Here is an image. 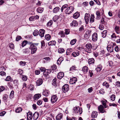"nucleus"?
I'll use <instances>...</instances> for the list:
<instances>
[{
    "mask_svg": "<svg viewBox=\"0 0 120 120\" xmlns=\"http://www.w3.org/2000/svg\"><path fill=\"white\" fill-rule=\"evenodd\" d=\"M97 15L96 18L98 20L99 19L101 18V13L99 11H97L96 12Z\"/></svg>",
    "mask_w": 120,
    "mask_h": 120,
    "instance_id": "28",
    "label": "nucleus"
},
{
    "mask_svg": "<svg viewBox=\"0 0 120 120\" xmlns=\"http://www.w3.org/2000/svg\"><path fill=\"white\" fill-rule=\"evenodd\" d=\"M74 9V8L73 7L70 6L68 7L67 5H63L62 8H61V11L63 12V10H64L65 13L68 14L72 13Z\"/></svg>",
    "mask_w": 120,
    "mask_h": 120,
    "instance_id": "1",
    "label": "nucleus"
},
{
    "mask_svg": "<svg viewBox=\"0 0 120 120\" xmlns=\"http://www.w3.org/2000/svg\"><path fill=\"white\" fill-rule=\"evenodd\" d=\"M51 72V71L49 70H46L43 72V75L45 76H47Z\"/></svg>",
    "mask_w": 120,
    "mask_h": 120,
    "instance_id": "18",
    "label": "nucleus"
},
{
    "mask_svg": "<svg viewBox=\"0 0 120 120\" xmlns=\"http://www.w3.org/2000/svg\"><path fill=\"white\" fill-rule=\"evenodd\" d=\"M35 20V19L34 16L31 17L29 18V20L30 21H33Z\"/></svg>",
    "mask_w": 120,
    "mask_h": 120,
    "instance_id": "61",
    "label": "nucleus"
},
{
    "mask_svg": "<svg viewBox=\"0 0 120 120\" xmlns=\"http://www.w3.org/2000/svg\"><path fill=\"white\" fill-rule=\"evenodd\" d=\"M30 49L31 50V53L32 54L35 53L37 49V47L33 45H30Z\"/></svg>",
    "mask_w": 120,
    "mask_h": 120,
    "instance_id": "3",
    "label": "nucleus"
},
{
    "mask_svg": "<svg viewBox=\"0 0 120 120\" xmlns=\"http://www.w3.org/2000/svg\"><path fill=\"white\" fill-rule=\"evenodd\" d=\"M22 110L21 108H17L15 110V112L17 113H19L21 112Z\"/></svg>",
    "mask_w": 120,
    "mask_h": 120,
    "instance_id": "43",
    "label": "nucleus"
},
{
    "mask_svg": "<svg viewBox=\"0 0 120 120\" xmlns=\"http://www.w3.org/2000/svg\"><path fill=\"white\" fill-rule=\"evenodd\" d=\"M76 39H74L72 40L70 42V44L71 45H74L76 43Z\"/></svg>",
    "mask_w": 120,
    "mask_h": 120,
    "instance_id": "44",
    "label": "nucleus"
},
{
    "mask_svg": "<svg viewBox=\"0 0 120 120\" xmlns=\"http://www.w3.org/2000/svg\"><path fill=\"white\" fill-rule=\"evenodd\" d=\"M80 14L79 13L77 12L75 13L73 15V17L75 19H77L79 17Z\"/></svg>",
    "mask_w": 120,
    "mask_h": 120,
    "instance_id": "29",
    "label": "nucleus"
},
{
    "mask_svg": "<svg viewBox=\"0 0 120 120\" xmlns=\"http://www.w3.org/2000/svg\"><path fill=\"white\" fill-rule=\"evenodd\" d=\"M49 93V90H45L42 93V94L43 95L45 96L46 97L48 95Z\"/></svg>",
    "mask_w": 120,
    "mask_h": 120,
    "instance_id": "27",
    "label": "nucleus"
},
{
    "mask_svg": "<svg viewBox=\"0 0 120 120\" xmlns=\"http://www.w3.org/2000/svg\"><path fill=\"white\" fill-rule=\"evenodd\" d=\"M94 15L92 14L90 16V19L89 22L90 23H92L94 22Z\"/></svg>",
    "mask_w": 120,
    "mask_h": 120,
    "instance_id": "24",
    "label": "nucleus"
},
{
    "mask_svg": "<svg viewBox=\"0 0 120 120\" xmlns=\"http://www.w3.org/2000/svg\"><path fill=\"white\" fill-rule=\"evenodd\" d=\"M111 100L112 101H114L115 100V96L114 94H112L111 97Z\"/></svg>",
    "mask_w": 120,
    "mask_h": 120,
    "instance_id": "48",
    "label": "nucleus"
},
{
    "mask_svg": "<svg viewBox=\"0 0 120 120\" xmlns=\"http://www.w3.org/2000/svg\"><path fill=\"white\" fill-rule=\"evenodd\" d=\"M98 109L99 111L103 113L105 112V110H104V106L102 105H100L98 107Z\"/></svg>",
    "mask_w": 120,
    "mask_h": 120,
    "instance_id": "12",
    "label": "nucleus"
},
{
    "mask_svg": "<svg viewBox=\"0 0 120 120\" xmlns=\"http://www.w3.org/2000/svg\"><path fill=\"white\" fill-rule=\"evenodd\" d=\"M92 40L94 41H96L98 39V36L97 34L96 33H94L92 35Z\"/></svg>",
    "mask_w": 120,
    "mask_h": 120,
    "instance_id": "8",
    "label": "nucleus"
},
{
    "mask_svg": "<svg viewBox=\"0 0 120 120\" xmlns=\"http://www.w3.org/2000/svg\"><path fill=\"white\" fill-rule=\"evenodd\" d=\"M90 15L89 14L86 13L85 15V19L86 23L88 24L90 20Z\"/></svg>",
    "mask_w": 120,
    "mask_h": 120,
    "instance_id": "4",
    "label": "nucleus"
},
{
    "mask_svg": "<svg viewBox=\"0 0 120 120\" xmlns=\"http://www.w3.org/2000/svg\"><path fill=\"white\" fill-rule=\"evenodd\" d=\"M59 34L61 35V37H63L65 36V34L64 33V32L63 31H61L60 32Z\"/></svg>",
    "mask_w": 120,
    "mask_h": 120,
    "instance_id": "47",
    "label": "nucleus"
},
{
    "mask_svg": "<svg viewBox=\"0 0 120 120\" xmlns=\"http://www.w3.org/2000/svg\"><path fill=\"white\" fill-rule=\"evenodd\" d=\"M56 79L55 78L52 81V84L53 86H57V84L56 82Z\"/></svg>",
    "mask_w": 120,
    "mask_h": 120,
    "instance_id": "34",
    "label": "nucleus"
},
{
    "mask_svg": "<svg viewBox=\"0 0 120 120\" xmlns=\"http://www.w3.org/2000/svg\"><path fill=\"white\" fill-rule=\"evenodd\" d=\"M36 82L37 86H39L42 83L43 80L41 79H39L37 80Z\"/></svg>",
    "mask_w": 120,
    "mask_h": 120,
    "instance_id": "14",
    "label": "nucleus"
},
{
    "mask_svg": "<svg viewBox=\"0 0 120 120\" xmlns=\"http://www.w3.org/2000/svg\"><path fill=\"white\" fill-rule=\"evenodd\" d=\"M105 17L104 16H102L101 19V23L105 25L106 24H107L105 20Z\"/></svg>",
    "mask_w": 120,
    "mask_h": 120,
    "instance_id": "21",
    "label": "nucleus"
},
{
    "mask_svg": "<svg viewBox=\"0 0 120 120\" xmlns=\"http://www.w3.org/2000/svg\"><path fill=\"white\" fill-rule=\"evenodd\" d=\"M91 32V31L90 30H89L87 31L84 35L85 38L86 39L89 38L90 36Z\"/></svg>",
    "mask_w": 120,
    "mask_h": 120,
    "instance_id": "7",
    "label": "nucleus"
},
{
    "mask_svg": "<svg viewBox=\"0 0 120 120\" xmlns=\"http://www.w3.org/2000/svg\"><path fill=\"white\" fill-rule=\"evenodd\" d=\"M63 116L62 113H60L58 114L56 116V118L57 120H60L62 119Z\"/></svg>",
    "mask_w": 120,
    "mask_h": 120,
    "instance_id": "15",
    "label": "nucleus"
},
{
    "mask_svg": "<svg viewBox=\"0 0 120 120\" xmlns=\"http://www.w3.org/2000/svg\"><path fill=\"white\" fill-rule=\"evenodd\" d=\"M52 21L50 20L48 22L47 25L48 26H50L52 24Z\"/></svg>",
    "mask_w": 120,
    "mask_h": 120,
    "instance_id": "51",
    "label": "nucleus"
},
{
    "mask_svg": "<svg viewBox=\"0 0 120 120\" xmlns=\"http://www.w3.org/2000/svg\"><path fill=\"white\" fill-rule=\"evenodd\" d=\"M77 80L76 77H73L72 79H70V83L71 84H73L75 83Z\"/></svg>",
    "mask_w": 120,
    "mask_h": 120,
    "instance_id": "10",
    "label": "nucleus"
},
{
    "mask_svg": "<svg viewBox=\"0 0 120 120\" xmlns=\"http://www.w3.org/2000/svg\"><path fill=\"white\" fill-rule=\"evenodd\" d=\"M114 50L115 51L117 52H118L119 51V50H120L119 49V48L117 46H116L114 48Z\"/></svg>",
    "mask_w": 120,
    "mask_h": 120,
    "instance_id": "63",
    "label": "nucleus"
},
{
    "mask_svg": "<svg viewBox=\"0 0 120 120\" xmlns=\"http://www.w3.org/2000/svg\"><path fill=\"white\" fill-rule=\"evenodd\" d=\"M102 69V67L101 66H98L97 68L96 69V70L98 72L100 71Z\"/></svg>",
    "mask_w": 120,
    "mask_h": 120,
    "instance_id": "45",
    "label": "nucleus"
},
{
    "mask_svg": "<svg viewBox=\"0 0 120 120\" xmlns=\"http://www.w3.org/2000/svg\"><path fill=\"white\" fill-rule=\"evenodd\" d=\"M27 41H24L22 43V47H24V46L26 45L27 44Z\"/></svg>",
    "mask_w": 120,
    "mask_h": 120,
    "instance_id": "50",
    "label": "nucleus"
},
{
    "mask_svg": "<svg viewBox=\"0 0 120 120\" xmlns=\"http://www.w3.org/2000/svg\"><path fill=\"white\" fill-rule=\"evenodd\" d=\"M71 26H76L78 25L77 22L76 20H74L72 21V22L70 24Z\"/></svg>",
    "mask_w": 120,
    "mask_h": 120,
    "instance_id": "20",
    "label": "nucleus"
},
{
    "mask_svg": "<svg viewBox=\"0 0 120 120\" xmlns=\"http://www.w3.org/2000/svg\"><path fill=\"white\" fill-rule=\"evenodd\" d=\"M115 29L116 32L117 34H119L120 33L119 27L118 26H116L115 27Z\"/></svg>",
    "mask_w": 120,
    "mask_h": 120,
    "instance_id": "31",
    "label": "nucleus"
},
{
    "mask_svg": "<svg viewBox=\"0 0 120 120\" xmlns=\"http://www.w3.org/2000/svg\"><path fill=\"white\" fill-rule=\"evenodd\" d=\"M111 37L112 39L114 40V41L115 40V39L116 38V35L114 33H113L111 35Z\"/></svg>",
    "mask_w": 120,
    "mask_h": 120,
    "instance_id": "41",
    "label": "nucleus"
},
{
    "mask_svg": "<svg viewBox=\"0 0 120 120\" xmlns=\"http://www.w3.org/2000/svg\"><path fill=\"white\" fill-rule=\"evenodd\" d=\"M69 90L68 86L67 84H65L62 87V90L64 92H67Z\"/></svg>",
    "mask_w": 120,
    "mask_h": 120,
    "instance_id": "5",
    "label": "nucleus"
},
{
    "mask_svg": "<svg viewBox=\"0 0 120 120\" xmlns=\"http://www.w3.org/2000/svg\"><path fill=\"white\" fill-rule=\"evenodd\" d=\"M79 53L77 52H74L72 54V55L74 57H76L79 55Z\"/></svg>",
    "mask_w": 120,
    "mask_h": 120,
    "instance_id": "35",
    "label": "nucleus"
},
{
    "mask_svg": "<svg viewBox=\"0 0 120 120\" xmlns=\"http://www.w3.org/2000/svg\"><path fill=\"white\" fill-rule=\"evenodd\" d=\"M56 44V42L54 41H52L49 42L48 43L49 45H55Z\"/></svg>",
    "mask_w": 120,
    "mask_h": 120,
    "instance_id": "32",
    "label": "nucleus"
},
{
    "mask_svg": "<svg viewBox=\"0 0 120 120\" xmlns=\"http://www.w3.org/2000/svg\"><path fill=\"white\" fill-rule=\"evenodd\" d=\"M116 86L117 87H120V82L118 81L116 82Z\"/></svg>",
    "mask_w": 120,
    "mask_h": 120,
    "instance_id": "64",
    "label": "nucleus"
},
{
    "mask_svg": "<svg viewBox=\"0 0 120 120\" xmlns=\"http://www.w3.org/2000/svg\"><path fill=\"white\" fill-rule=\"evenodd\" d=\"M57 99V97L56 95H53L51 97V101L52 103H54L56 101Z\"/></svg>",
    "mask_w": 120,
    "mask_h": 120,
    "instance_id": "6",
    "label": "nucleus"
},
{
    "mask_svg": "<svg viewBox=\"0 0 120 120\" xmlns=\"http://www.w3.org/2000/svg\"><path fill=\"white\" fill-rule=\"evenodd\" d=\"M88 67L86 66H85L83 67L82 69V71L84 73H86L88 71Z\"/></svg>",
    "mask_w": 120,
    "mask_h": 120,
    "instance_id": "23",
    "label": "nucleus"
},
{
    "mask_svg": "<svg viewBox=\"0 0 120 120\" xmlns=\"http://www.w3.org/2000/svg\"><path fill=\"white\" fill-rule=\"evenodd\" d=\"M103 85L104 86H105L107 88L109 87V86L108 84L106 82H104L103 84Z\"/></svg>",
    "mask_w": 120,
    "mask_h": 120,
    "instance_id": "55",
    "label": "nucleus"
},
{
    "mask_svg": "<svg viewBox=\"0 0 120 120\" xmlns=\"http://www.w3.org/2000/svg\"><path fill=\"white\" fill-rule=\"evenodd\" d=\"M56 66L55 65H53L52 66L51 70L54 71L56 70Z\"/></svg>",
    "mask_w": 120,
    "mask_h": 120,
    "instance_id": "54",
    "label": "nucleus"
},
{
    "mask_svg": "<svg viewBox=\"0 0 120 120\" xmlns=\"http://www.w3.org/2000/svg\"><path fill=\"white\" fill-rule=\"evenodd\" d=\"M8 97V95L7 94H5L4 95L3 99L4 100L6 101Z\"/></svg>",
    "mask_w": 120,
    "mask_h": 120,
    "instance_id": "52",
    "label": "nucleus"
},
{
    "mask_svg": "<svg viewBox=\"0 0 120 120\" xmlns=\"http://www.w3.org/2000/svg\"><path fill=\"white\" fill-rule=\"evenodd\" d=\"M45 32V30L43 29H41L40 30L39 34L41 37H44Z\"/></svg>",
    "mask_w": 120,
    "mask_h": 120,
    "instance_id": "13",
    "label": "nucleus"
},
{
    "mask_svg": "<svg viewBox=\"0 0 120 120\" xmlns=\"http://www.w3.org/2000/svg\"><path fill=\"white\" fill-rule=\"evenodd\" d=\"M11 77L9 76H8L6 79H5V80L6 81H11Z\"/></svg>",
    "mask_w": 120,
    "mask_h": 120,
    "instance_id": "53",
    "label": "nucleus"
},
{
    "mask_svg": "<svg viewBox=\"0 0 120 120\" xmlns=\"http://www.w3.org/2000/svg\"><path fill=\"white\" fill-rule=\"evenodd\" d=\"M38 34L39 32L38 30H36L34 31L33 33V34L34 36H37L38 35Z\"/></svg>",
    "mask_w": 120,
    "mask_h": 120,
    "instance_id": "37",
    "label": "nucleus"
},
{
    "mask_svg": "<svg viewBox=\"0 0 120 120\" xmlns=\"http://www.w3.org/2000/svg\"><path fill=\"white\" fill-rule=\"evenodd\" d=\"M93 73L92 71L90 70L89 72V75L91 77L93 75Z\"/></svg>",
    "mask_w": 120,
    "mask_h": 120,
    "instance_id": "60",
    "label": "nucleus"
},
{
    "mask_svg": "<svg viewBox=\"0 0 120 120\" xmlns=\"http://www.w3.org/2000/svg\"><path fill=\"white\" fill-rule=\"evenodd\" d=\"M18 80L15 79L13 81V83L16 86H18Z\"/></svg>",
    "mask_w": 120,
    "mask_h": 120,
    "instance_id": "46",
    "label": "nucleus"
},
{
    "mask_svg": "<svg viewBox=\"0 0 120 120\" xmlns=\"http://www.w3.org/2000/svg\"><path fill=\"white\" fill-rule=\"evenodd\" d=\"M23 52L24 53H26L29 52V49L26 48L23 50Z\"/></svg>",
    "mask_w": 120,
    "mask_h": 120,
    "instance_id": "59",
    "label": "nucleus"
},
{
    "mask_svg": "<svg viewBox=\"0 0 120 120\" xmlns=\"http://www.w3.org/2000/svg\"><path fill=\"white\" fill-rule=\"evenodd\" d=\"M5 89L4 87L3 86H0V92L3 91Z\"/></svg>",
    "mask_w": 120,
    "mask_h": 120,
    "instance_id": "62",
    "label": "nucleus"
},
{
    "mask_svg": "<svg viewBox=\"0 0 120 120\" xmlns=\"http://www.w3.org/2000/svg\"><path fill=\"white\" fill-rule=\"evenodd\" d=\"M73 110L74 112L78 114H81L82 112V109L80 108L79 107H75Z\"/></svg>",
    "mask_w": 120,
    "mask_h": 120,
    "instance_id": "2",
    "label": "nucleus"
},
{
    "mask_svg": "<svg viewBox=\"0 0 120 120\" xmlns=\"http://www.w3.org/2000/svg\"><path fill=\"white\" fill-rule=\"evenodd\" d=\"M65 33L66 34H69L70 31V30L68 29H66L65 30Z\"/></svg>",
    "mask_w": 120,
    "mask_h": 120,
    "instance_id": "57",
    "label": "nucleus"
},
{
    "mask_svg": "<svg viewBox=\"0 0 120 120\" xmlns=\"http://www.w3.org/2000/svg\"><path fill=\"white\" fill-rule=\"evenodd\" d=\"M27 119L28 120H31L32 119V113L31 112H28L27 113Z\"/></svg>",
    "mask_w": 120,
    "mask_h": 120,
    "instance_id": "17",
    "label": "nucleus"
},
{
    "mask_svg": "<svg viewBox=\"0 0 120 120\" xmlns=\"http://www.w3.org/2000/svg\"><path fill=\"white\" fill-rule=\"evenodd\" d=\"M94 59L93 58L89 59L88 60V63L89 64L94 63Z\"/></svg>",
    "mask_w": 120,
    "mask_h": 120,
    "instance_id": "30",
    "label": "nucleus"
},
{
    "mask_svg": "<svg viewBox=\"0 0 120 120\" xmlns=\"http://www.w3.org/2000/svg\"><path fill=\"white\" fill-rule=\"evenodd\" d=\"M51 36L49 34H47L45 35V38L46 40L48 41L50 40Z\"/></svg>",
    "mask_w": 120,
    "mask_h": 120,
    "instance_id": "33",
    "label": "nucleus"
},
{
    "mask_svg": "<svg viewBox=\"0 0 120 120\" xmlns=\"http://www.w3.org/2000/svg\"><path fill=\"white\" fill-rule=\"evenodd\" d=\"M39 116V113L37 112H35L33 114V118L34 120H36L38 118Z\"/></svg>",
    "mask_w": 120,
    "mask_h": 120,
    "instance_id": "11",
    "label": "nucleus"
},
{
    "mask_svg": "<svg viewBox=\"0 0 120 120\" xmlns=\"http://www.w3.org/2000/svg\"><path fill=\"white\" fill-rule=\"evenodd\" d=\"M86 48L89 50H90L92 47V45L91 44L89 43H88L86 45Z\"/></svg>",
    "mask_w": 120,
    "mask_h": 120,
    "instance_id": "22",
    "label": "nucleus"
},
{
    "mask_svg": "<svg viewBox=\"0 0 120 120\" xmlns=\"http://www.w3.org/2000/svg\"><path fill=\"white\" fill-rule=\"evenodd\" d=\"M107 49L109 52H111L113 50V47L112 45H109L107 47Z\"/></svg>",
    "mask_w": 120,
    "mask_h": 120,
    "instance_id": "9",
    "label": "nucleus"
},
{
    "mask_svg": "<svg viewBox=\"0 0 120 120\" xmlns=\"http://www.w3.org/2000/svg\"><path fill=\"white\" fill-rule=\"evenodd\" d=\"M107 31V30H105L103 31V32L102 33V37L103 38H104L106 36V35Z\"/></svg>",
    "mask_w": 120,
    "mask_h": 120,
    "instance_id": "38",
    "label": "nucleus"
},
{
    "mask_svg": "<svg viewBox=\"0 0 120 120\" xmlns=\"http://www.w3.org/2000/svg\"><path fill=\"white\" fill-rule=\"evenodd\" d=\"M43 8L39 7L38 8L37 11L38 13H41L43 11Z\"/></svg>",
    "mask_w": 120,
    "mask_h": 120,
    "instance_id": "39",
    "label": "nucleus"
},
{
    "mask_svg": "<svg viewBox=\"0 0 120 120\" xmlns=\"http://www.w3.org/2000/svg\"><path fill=\"white\" fill-rule=\"evenodd\" d=\"M64 76V73L62 72H59L58 74L57 78L60 79H62Z\"/></svg>",
    "mask_w": 120,
    "mask_h": 120,
    "instance_id": "16",
    "label": "nucleus"
},
{
    "mask_svg": "<svg viewBox=\"0 0 120 120\" xmlns=\"http://www.w3.org/2000/svg\"><path fill=\"white\" fill-rule=\"evenodd\" d=\"M41 95L39 94H37L34 95V99L35 100H37L39 98L41 97Z\"/></svg>",
    "mask_w": 120,
    "mask_h": 120,
    "instance_id": "25",
    "label": "nucleus"
},
{
    "mask_svg": "<svg viewBox=\"0 0 120 120\" xmlns=\"http://www.w3.org/2000/svg\"><path fill=\"white\" fill-rule=\"evenodd\" d=\"M98 115V112L96 111H94L92 113L91 116L92 118H95L97 117Z\"/></svg>",
    "mask_w": 120,
    "mask_h": 120,
    "instance_id": "19",
    "label": "nucleus"
},
{
    "mask_svg": "<svg viewBox=\"0 0 120 120\" xmlns=\"http://www.w3.org/2000/svg\"><path fill=\"white\" fill-rule=\"evenodd\" d=\"M64 49L63 48H60L58 49V52L59 53H62L64 52Z\"/></svg>",
    "mask_w": 120,
    "mask_h": 120,
    "instance_id": "36",
    "label": "nucleus"
},
{
    "mask_svg": "<svg viewBox=\"0 0 120 120\" xmlns=\"http://www.w3.org/2000/svg\"><path fill=\"white\" fill-rule=\"evenodd\" d=\"M76 68L75 66H73L71 67L70 69V71H71V72H73L75 71H77L76 69Z\"/></svg>",
    "mask_w": 120,
    "mask_h": 120,
    "instance_id": "26",
    "label": "nucleus"
},
{
    "mask_svg": "<svg viewBox=\"0 0 120 120\" xmlns=\"http://www.w3.org/2000/svg\"><path fill=\"white\" fill-rule=\"evenodd\" d=\"M59 8L58 7H56L54 8L53 10V12L54 13H56L59 10Z\"/></svg>",
    "mask_w": 120,
    "mask_h": 120,
    "instance_id": "40",
    "label": "nucleus"
},
{
    "mask_svg": "<svg viewBox=\"0 0 120 120\" xmlns=\"http://www.w3.org/2000/svg\"><path fill=\"white\" fill-rule=\"evenodd\" d=\"M14 91L13 90H12L10 94V96L11 98H13L14 95Z\"/></svg>",
    "mask_w": 120,
    "mask_h": 120,
    "instance_id": "58",
    "label": "nucleus"
},
{
    "mask_svg": "<svg viewBox=\"0 0 120 120\" xmlns=\"http://www.w3.org/2000/svg\"><path fill=\"white\" fill-rule=\"evenodd\" d=\"M9 47L11 49H13L14 47V44L12 43H10L9 44Z\"/></svg>",
    "mask_w": 120,
    "mask_h": 120,
    "instance_id": "49",
    "label": "nucleus"
},
{
    "mask_svg": "<svg viewBox=\"0 0 120 120\" xmlns=\"http://www.w3.org/2000/svg\"><path fill=\"white\" fill-rule=\"evenodd\" d=\"M62 58L60 57L58 60L57 62V64H60L61 63V62L63 61V60H62Z\"/></svg>",
    "mask_w": 120,
    "mask_h": 120,
    "instance_id": "42",
    "label": "nucleus"
},
{
    "mask_svg": "<svg viewBox=\"0 0 120 120\" xmlns=\"http://www.w3.org/2000/svg\"><path fill=\"white\" fill-rule=\"evenodd\" d=\"M58 19V17L57 15H55L53 18V21L55 22Z\"/></svg>",
    "mask_w": 120,
    "mask_h": 120,
    "instance_id": "56",
    "label": "nucleus"
}]
</instances>
